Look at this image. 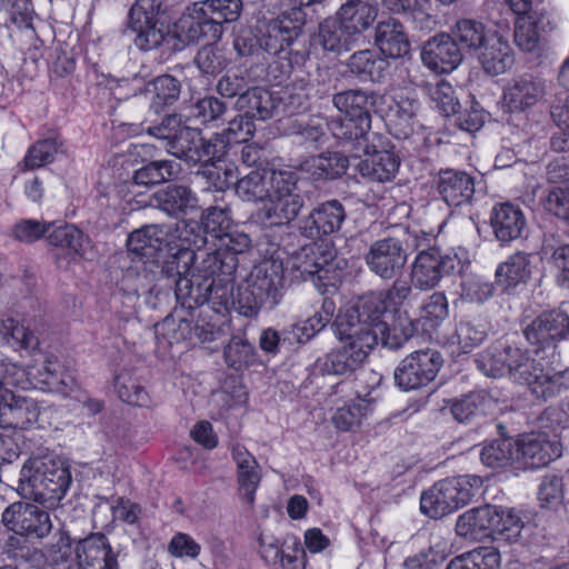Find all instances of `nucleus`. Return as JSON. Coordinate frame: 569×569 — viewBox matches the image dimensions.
Instances as JSON below:
<instances>
[{
    "mask_svg": "<svg viewBox=\"0 0 569 569\" xmlns=\"http://www.w3.org/2000/svg\"><path fill=\"white\" fill-rule=\"evenodd\" d=\"M223 357L228 367L239 371L256 361V350L243 337L233 336L223 350Z\"/></svg>",
    "mask_w": 569,
    "mask_h": 569,
    "instance_id": "51",
    "label": "nucleus"
},
{
    "mask_svg": "<svg viewBox=\"0 0 569 569\" xmlns=\"http://www.w3.org/2000/svg\"><path fill=\"white\" fill-rule=\"evenodd\" d=\"M547 27H551V22L543 12L518 17L515 24V43L523 51H533Z\"/></svg>",
    "mask_w": 569,
    "mask_h": 569,
    "instance_id": "34",
    "label": "nucleus"
},
{
    "mask_svg": "<svg viewBox=\"0 0 569 569\" xmlns=\"http://www.w3.org/2000/svg\"><path fill=\"white\" fill-rule=\"evenodd\" d=\"M531 274L529 254L516 252L500 263L496 270V278L505 290L525 283Z\"/></svg>",
    "mask_w": 569,
    "mask_h": 569,
    "instance_id": "41",
    "label": "nucleus"
},
{
    "mask_svg": "<svg viewBox=\"0 0 569 569\" xmlns=\"http://www.w3.org/2000/svg\"><path fill=\"white\" fill-rule=\"evenodd\" d=\"M20 483L34 501L53 507L64 497L71 483V473L60 460H30L21 469Z\"/></svg>",
    "mask_w": 569,
    "mask_h": 569,
    "instance_id": "5",
    "label": "nucleus"
},
{
    "mask_svg": "<svg viewBox=\"0 0 569 569\" xmlns=\"http://www.w3.org/2000/svg\"><path fill=\"white\" fill-rule=\"evenodd\" d=\"M148 133L163 142V147L172 156L188 162L199 163L197 149L201 132L181 126V119L177 114L166 117L160 126L149 127Z\"/></svg>",
    "mask_w": 569,
    "mask_h": 569,
    "instance_id": "10",
    "label": "nucleus"
},
{
    "mask_svg": "<svg viewBox=\"0 0 569 569\" xmlns=\"http://www.w3.org/2000/svg\"><path fill=\"white\" fill-rule=\"evenodd\" d=\"M284 170H252L238 180L236 192L240 199L248 202H267L274 182L282 176Z\"/></svg>",
    "mask_w": 569,
    "mask_h": 569,
    "instance_id": "25",
    "label": "nucleus"
},
{
    "mask_svg": "<svg viewBox=\"0 0 569 569\" xmlns=\"http://www.w3.org/2000/svg\"><path fill=\"white\" fill-rule=\"evenodd\" d=\"M442 366L441 355L433 349H421L402 359L395 370L396 385L405 390H416L429 385Z\"/></svg>",
    "mask_w": 569,
    "mask_h": 569,
    "instance_id": "11",
    "label": "nucleus"
},
{
    "mask_svg": "<svg viewBox=\"0 0 569 569\" xmlns=\"http://www.w3.org/2000/svg\"><path fill=\"white\" fill-rule=\"evenodd\" d=\"M295 278L312 280L320 292L326 293L328 287H336L341 277L339 262L320 253L313 244L303 246L287 261Z\"/></svg>",
    "mask_w": 569,
    "mask_h": 569,
    "instance_id": "9",
    "label": "nucleus"
},
{
    "mask_svg": "<svg viewBox=\"0 0 569 569\" xmlns=\"http://www.w3.org/2000/svg\"><path fill=\"white\" fill-rule=\"evenodd\" d=\"M202 11L198 2H193L187 8L177 23V30L180 38L188 42H197L201 38H208L210 41H217L219 37H213V28Z\"/></svg>",
    "mask_w": 569,
    "mask_h": 569,
    "instance_id": "35",
    "label": "nucleus"
},
{
    "mask_svg": "<svg viewBox=\"0 0 569 569\" xmlns=\"http://www.w3.org/2000/svg\"><path fill=\"white\" fill-rule=\"evenodd\" d=\"M362 363L343 347L333 349L315 362V370L321 375L342 376L355 372Z\"/></svg>",
    "mask_w": 569,
    "mask_h": 569,
    "instance_id": "45",
    "label": "nucleus"
},
{
    "mask_svg": "<svg viewBox=\"0 0 569 569\" xmlns=\"http://www.w3.org/2000/svg\"><path fill=\"white\" fill-rule=\"evenodd\" d=\"M419 104L413 98L399 94L389 107L388 124L397 138H408L413 131Z\"/></svg>",
    "mask_w": 569,
    "mask_h": 569,
    "instance_id": "38",
    "label": "nucleus"
},
{
    "mask_svg": "<svg viewBox=\"0 0 569 569\" xmlns=\"http://www.w3.org/2000/svg\"><path fill=\"white\" fill-rule=\"evenodd\" d=\"M306 21L307 14L303 8L297 6L283 11L276 19L271 20L282 31V34L292 41L301 34Z\"/></svg>",
    "mask_w": 569,
    "mask_h": 569,
    "instance_id": "59",
    "label": "nucleus"
},
{
    "mask_svg": "<svg viewBox=\"0 0 569 569\" xmlns=\"http://www.w3.org/2000/svg\"><path fill=\"white\" fill-rule=\"evenodd\" d=\"M449 315L448 300L442 292H435L420 307L419 321L422 326L435 328Z\"/></svg>",
    "mask_w": 569,
    "mask_h": 569,
    "instance_id": "58",
    "label": "nucleus"
},
{
    "mask_svg": "<svg viewBox=\"0 0 569 569\" xmlns=\"http://www.w3.org/2000/svg\"><path fill=\"white\" fill-rule=\"evenodd\" d=\"M363 153L365 158L357 163L358 171L361 176L372 181L386 182L395 178L399 169V159L391 151H359V156Z\"/></svg>",
    "mask_w": 569,
    "mask_h": 569,
    "instance_id": "31",
    "label": "nucleus"
},
{
    "mask_svg": "<svg viewBox=\"0 0 569 569\" xmlns=\"http://www.w3.org/2000/svg\"><path fill=\"white\" fill-rule=\"evenodd\" d=\"M161 0H136L128 13V26L162 21Z\"/></svg>",
    "mask_w": 569,
    "mask_h": 569,
    "instance_id": "61",
    "label": "nucleus"
},
{
    "mask_svg": "<svg viewBox=\"0 0 569 569\" xmlns=\"http://www.w3.org/2000/svg\"><path fill=\"white\" fill-rule=\"evenodd\" d=\"M298 176L284 170L274 182L271 194L264 204L260 206L258 216L270 226H289L299 216L305 200L298 187Z\"/></svg>",
    "mask_w": 569,
    "mask_h": 569,
    "instance_id": "7",
    "label": "nucleus"
},
{
    "mask_svg": "<svg viewBox=\"0 0 569 569\" xmlns=\"http://www.w3.org/2000/svg\"><path fill=\"white\" fill-rule=\"evenodd\" d=\"M420 57L423 66L436 73H449L463 60L461 48L445 32L428 39L422 46Z\"/></svg>",
    "mask_w": 569,
    "mask_h": 569,
    "instance_id": "15",
    "label": "nucleus"
},
{
    "mask_svg": "<svg viewBox=\"0 0 569 569\" xmlns=\"http://www.w3.org/2000/svg\"><path fill=\"white\" fill-rule=\"evenodd\" d=\"M357 38L338 19H327L319 27V42L325 50L342 52L350 50Z\"/></svg>",
    "mask_w": 569,
    "mask_h": 569,
    "instance_id": "44",
    "label": "nucleus"
},
{
    "mask_svg": "<svg viewBox=\"0 0 569 569\" xmlns=\"http://www.w3.org/2000/svg\"><path fill=\"white\" fill-rule=\"evenodd\" d=\"M407 259L406 249L396 238L375 241L365 257L370 271L387 280L392 279L403 269Z\"/></svg>",
    "mask_w": 569,
    "mask_h": 569,
    "instance_id": "13",
    "label": "nucleus"
},
{
    "mask_svg": "<svg viewBox=\"0 0 569 569\" xmlns=\"http://www.w3.org/2000/svg\"><path fill=\"white\" fill-rule=\"evenodd\" d=\"M177 164L170 160L152 161L137 170L133 182L138 186H153L172 179L177 174Z\"/></svg>",
    "mask_w": 569,
    "mask_h": 569,
    "instance_id": "52",
    "label": "nucleus"
},
{
    "mask_svg": "<svg viewBox=\"0 0 569 569\" xmlns=\"http://www.w3.org/2000/svg\"><path fill=\"white\" fill-rule=\"evenodd\" d=\"M336 327L342 347L362 365L379 342L392 347L398 336L391 330L388 320L375 318L370 312H362L359 302L337 317Z\"/></svg>",
    "mask_w": 569,
    "mask_h": 569,
    "instance_id": "3",
    "label": "nucleus"
},
{
    "mask_svg": "<svg viewBox=\"0 0 569 569\" xmlns=\"http://www.w3.org/2000/svg\"><path fill=\"white\" fill-rule=\"evenodd\" d=\"M136 34L133 42L142 51H150L159 48L168 36V27L163 21L128 26Z\"/></svg>",
    "mask_w": 569,
    "mask_h": 569,
    "instance_id": "50",
    "label": "nucleus"
},
{
    "mask_svg": "<svg viewBox=\"0 0 569 569\" xmlns=\"http://www.w3.org/2000/svg\"><path fill=\"white\" fill-rule=\"evenodd\" d=\"M375 43L386 57L400 58L410 50L408 36L402 23L388 18L380 21L375 30Z\"/></svg>",
    "mask_w": 569,
    "mask_h": 569,
    "instance_id": "27",
    "label": "nucleus"
},
{
    "mask_svg": "<svg viewBox=\"0 0 569 569\" xmlns=\"http://www.w3.org/2000/svg\"><path fill=\"white\" fill-rule=\"evenodd\" d=\"M478 59L483 70L491 76L506 72L513 63V56L508 41L498 33L478 51Z\"/></svg>",
    "mask_w": 569,
    "mask_h": 569,
    "instance_id": "33",
    "label": "nucleus"
},
{
    "mask_svg": "<svg viewBox=\"0 0 569 569\" xmlns=\"http://www.w3.org/2000/svg\"><path fill=\"white\" fill-rule=\"evenodd\" d=\"M546 93L545 82L532 76L512 80L503 91V101L510 111H525L539 101Z\"/></svg>",
    "mask_w": 569,
    "mask_h": 569,
    "instance_id": "22",
    "label": "nucleus"
},
{
    "mask_svg": "<svg viewBox=\"0 0 569 569\" xmlns=\"http://www.w3.org/2000/svg\"><path fill=\"white\" fill-rule=\"evenodd\" d=\"M450 36L461 48L479 51L497 32L490 31L486 26L475 19H459L450 29Z\"/></svg>",
    "mask_w": 569,
    "mask_h": 569,
    "instance_id": "37",
    "label": "nucleus"
},
{
    "mask_svg": "<svg viewBox=\"0 0 569 569\" xmlns=\"http://www.w3.org/2000/svg\"><path fill=\"white\" fill-rule=\"evenodd\" d=\"M412 288L407 280L397 279L392 286L383 292H371L361 297L358 302L362 312H370L375 318L388 320L395 335L398 331L407 336L411 331V322L408 321L401 306L410 298Z\"/></svg>",
    "mask_w": 569,
    "mask_h": 569,
    "instance_id": "8",
    "label": "nucleus"
},
{
    "mask_svg": "<svg viewBox=\"0 0 569 569\" xmlns=\"http://www.w3.org/2000/svg\"><path fill=\"white\" fill-rule=\"evenodd\" d=\"M437 191L448 206L469 203L476 191L475 178L461 170H441L437 179Z\"/></svg>",
    "mask_w": 569,
    "mask_h": 569,
    "instance_id": "21",
    "label": "nucleus"
},
{
    "mask_svg": "<svg viewBox=\"0 0 569 569\" xmlns=\"http://www.w3.org/2000/svg\"><path fill=\"white\" fill-rule=\"evenodd\" d=\"M203 229L197 223L178 222L171 226L172 252L179 276L176 297L188 309L209 303L212 310L219 312L232 296L234 258L229 257V261H226L220 252H212L194 266V249H201L207 242Z\"/></svg>",
    "mask_w": 569,
    "mask_h": 569,
    "instance_id": "1",
    "label": "nucleus"
},
{
    "mask_svg": "<svg viewBox=\"0 0 569 569\" xmlns=\"http://www.w3.org/2000/svg\"><path fill=\"white\" fill-rule=\"evenodd\" d=\"M231 455L237 465L240 496L246 502L252 505L262 477L260 466L247 448L240 443L232 446Z\"/></svg>",
    "mask_w": 569,
    "mask_h": 569,
    "instance_id": "24",
    "label": "nucleus"
},
{
    "mask_svg": "<svg viewBox=\"0 0 569 569\" xmlns=\"http://www.w3.org/2000/svg\"><path fill=\"white\" fill-rule=\"evenodd\" d=\"M0 336L14 350H33L39 345L33 331L13 318L0 319Z\"/></svg>",
    "mask_w": 569,
    "mask_h": 569,
    "instance_id": "48",
    "label": "nucleus"
},
{
    "mask_svg": "<svg viewBox=\"0 0 569 569\" xmlns=\"http://www.w3.org/2000/svg\"><path fill=\"white\" fill-rule=\"evenodd\" d=\"M516 461L526 468H540L560 457L557 441H551L546 433H530L515 443Z\"/></svg>",
    "mask_w": 569,
    "mask_h": 569,
    "instance_id": "18",
    "label": "nucleus"
},
{
    "mask_svg": "<svg viewBox=\"0 0 569 569\" xmlns=\"http://www.w3.org/2000/svg\"><path fill=\"white\" fill-rule=\"evenodd\" d=\"M451 269L453 260L450 257H443L435 249L422 250L412 263L411 281L416 288L430 290Z\"/></svg>",
    "mask_w": 569,
    "mask_h": 569,
    "instance_id": "19",
    "label": "nucleus"
},
{
    "mask_svg": "<svg viewBox=\"0 0 569 569\" xmlns=\"http://www.w3.org/2000/svg\"><path fill=\"white\" fill-rule=\"evenodd\" d=\"M157 206L170 216L187 213L196 208L197 198L186 186H168L156 196Z\"/></svg>",
    "mask_w": 569,
    "mask_h": 569,
    "instance_id": "43",
    "label": "nucleus"
},
{
    "mask_svg": "<svg viewBox=\"0 0 569 569\" xmlns=\"http://www.w3.org/2000/svg\"><path fill=\"white\" fill-rule=\"evenodd\" d=\"M346 212L338 200H330L313 209L310 214L301 221L299 227L301 233L315 239L321 234H331L341 228Z\"/></svg>",
    "mask_w": 569,
    "mask_h": 569,
    "instance_id": "20",
    "label": "nucleus"
},
{
    "mask_svg": "<svg viewBox=\"0 0 569 569\" xmlns=\"http://www.w3.org/2000/svg\"><path fill=\"white\" fill-rule=\"evenodd\" d=\"M147 93L151 94L150 108L159 113L166 106L176 102L180 94L179 81L169 74H162L147 84Z\"/></svg>",
    "mask_w": 569,
    "mask_h": 569,
    "instance_id": "46",
    "label": "nucleus"
},
{
    "mask_svg": "<svg viewBox=\"0 0 569 569\" xmlns=\"http://www.w3.org/2000/svg\"><path fill=\"white\" fill-rule=\"evenodd\" d=\"M63 144L53 138L39 140L32 144L24 159L23 166L26 169L33 170L54 161L59 153H63Z\"/></svg>",
    "mask_w": 569,
    "mask_h": 569,
    "instance_id": "49",
    "label": "nucleus"
},
{
    "mask_svg": "<svg viewBox=\"0 0 569 569\" xmlns=\"http://www.w3.org/2000/svg\"><path fill=\"white\" fill-rule=\"evenodd\" d=\"M495 517L496 506L472 508L458 517L456 532L466 539L480 540L491 535L492 522L497 519Z\"/></svg>",
    "mask_w": 569,
    "mask_h": 569,
    "instance_id": "29",
    "label": "nucleus"
},
{
    "mask_svg": "<svg viewBox=\"0 0 569 569\" xmlns=\"http://www.w3.org/2000/svg\"><path fill=\"white\" fill-rule=\"evenodd\" d=\"M237 107L251 119L267 120L274 116L278 104L267 89L251 88L239 96Z\"/></svg>",
    "mask_w": 569,
    "mask_h": 569,
    "instance_id": "40",
    "label": "nucleus"
},
{
    "mask_svg": "<svg viewBox=\"0 0 569 569\" xmlns=\"http://www.w3.org/2000/svg\"><path fill=\"white\" fill-rule=\"evenodd\" d=\"M500 555L493 547H479L452 559L447 569H498Z\"/></svg>",
    "mask_w": 569,
    "mask_h": 569,
    "instance_id": "47",
    "label": "nucleus"
},
{
    "mask_svg": "<svg viewBox=\"0 0 569 569\" xmlns=\"http://www.w3.org/2000/svg\"><path fill=\"white\" fill-rule=\"evenodd\" d=\"M128 250L146 261H157L164 252L172 254L171 226L150 224L134 230L127 240Z\"/></svg>",
    "mask_w": 569,
    "mask_h": 569,
    "instance_id": "14",
    "label": "nucleus"
},
{
    "mask_svg": "<svg viewBox=\"0 0 569 569\" xmlns=\"http://www.w3.org/2000/svg\"><path fill=\"white\" fill-rule=\"evenodd\" d=\"M483 465L496 468L516 461L515 443L510 439H501L485 446L480 452Z\"/></svg>",
    "mask_w": 569,
    "mask_h": 569,
    "instance_id": "56",
    "label": "nucleus"
},
{
    "mask_svg": "<svg viewBox=\"0 0 569 569\" xmlns=\"http://www.w3.org/2000/svg\"><path fill=\"white\" fill-rule=\"evenodd\" d=\"M282 287L283 270L281 263L263 261L252 271L251 293L256 303H277Z\"/></svg>",
    "mask_w": 569,
    "mask_h": 569,
    "instance_id": "23",
    "label": "nucleus"
},
{
    "mask_svg": "<svg viewBox=\"0 0 569 569\" xmlns=\"http://www.w3.org/2000/svg\"><path fill=\"white\" fill-rule=\"evenodd\" d=\"M430 98L446 117L457 113L460 108L453 87L445 80L430 88Z\"/></svg>",
    "mask_w": 569,
    "mask_h": 569,
    "instance_id": "63",
    "label": "nucleus"
},
{
    "mask_svg": "<svg viewBox=\"0 0 569 569\" xmlns=\"http://www.w3.org/2000/svg\"><path fill=\"white\" fill-rule=\"evenodd\" d=\"M2 522L17 535L39 539L48 536L52 529L49 513L27 502L10 505L2 513Z\"/></svg>",
    "mask_w": 569,
    "mask_h": 569,
    "instance_id": "12",
    "label": "nucleus"
},
{
    "mask_svg": "<svg viewBox=\"0 0 569 569\" xmlns=\"http://www.w3.org/2000/svg\"><path fill=\"white\" fill-rule=\"evenodd\" d=\"M33 388L49 392L66 393L74 385L72 376L63 371L60 362L48 357L38 368L32 367Z\"/></svg>",
    "mask_w": 569,
    "mask_h": 569,
    "instance_id": "32",
    "label": "nucleus"
},
{
    "mask_svg": "<svg viewBox=\"0 0 569 569\" xmlns=\"http://www.w3.org/2000/svg\"><path fill=\"white\" fill-rule=\"evenodd\" d=\"M476 362L486 376L500 378L508 375L516 382L527 385L538 398L552 397L568 388L565 372L531 359L520 348L497 343L479 353Z\"/></svg>",
    "mask_w": 569,
    "mask_h": 569,
    "instance_id": "2",
    "label": "nucleus"
},
{
    "mask_svg": "<svg viewBox=\"0 0 569 569\" xmlns=\"http://www.w3.org/2000/svg\"><path fill=\"white\" fill-rule=\"evenodd\" d=\"M348 70L366 80L379 81L387 70L388 62L377 52L365 49L355 52L347 62Z\"/></svg>",
    "mask_w": 569,
    "mask_h": 569,
    "instance_id": "42",
    "label": "nucleus"
},
{
    "mask_svg": "<svg viewBox=\"0 0 569 569\" xmlns=\"http://www.w3.org/2000/svg\"><path fill=\"white\" fill-rule=\"evenodd\" d=\"M336 327L342 347L362 365L379 342L392 347L398 336L391 330L388 320L375 318L370 312H362L359 302L337 317Z\"/></svg>",
    "mask_w": 569,
    "mask_h": 569,
    "instance_id": "4",
    "label": "nucleus"
},
{
    "mask_svg": "<svg viewBox=\"0 0 569 569\" xmlns=\"http://www.w3.org/2000/svg\"><path fill=\"white\" fill-rule=\"evenodd\" d=\"M491 227L498 240L509 242L522 234L526 218L519 207L509 202L500 203L492 210Z\"/></svg>",
    "mask_w": 569,
    "mask_h": 569,
    "instance_id": "30",
    "label": "nucleus"
},
{
    "mask_svg": "<svg viewBox=\"0 0 569 569\" xmlns=\"http://www.w3.org/2000/svg\"><path fill=\"white\" fill-rule=\"evenodd\" d=\"M198 4L213 28V37H221L222 26L239 19L242 10L241 0H202Z\"/></svg>",
    "mask_w": 569,
    "mask_h": 569,
    "instance_id": "36",
    "label": "nucleus"
},
{
    "mask_svg": "<svg viewBox=\"0 0 569 569\" xmlns=\"http://www.w3.org/2000/svg\"><path fill=\"white\" fill-rule=\"evenodd\" d=\"M48 240L53 246L80 253L86 238L78 228L66 224L49 231Z\"/></svg>",
    "mask_w": 569,
    "mask_h": 569,
    "instance_id": "64",
    "label": "nucleus"
},
{
    "mask_svg": "<svg viewBox=\"0 0 569 569\" xmlns=\"http://www.w3.org/2000/svg\"><path fill=\"white\" fill-rule=\"evenodd\" d=\"M114 390L121 401L132 406H142L147 400L143 388L128 370H123L114 377Z\"/></svg>",
    "mask_w": 569,
    "mask_h": 569,
    "instance_id": "57",
    "label": "nucleus"
},
{
    "mask_svg": "<svg viewBox=\"0 0 569 569\" xmlns=\"http://www.w3.org/2000/svg\"><path fill=\"white\" fill-rule=\"evenodd\" d=\"M332 102L345 116L358 119L360 133L361 130H370L375 96L363 90H347L335 94Z\"/></svg>",
    "mask_w": 569,
    "mask_h": 569,
    "instance_id": "26",
    "label": "nucleus"
},
{
    "mask_svg": "<svg viewBox=\"0 0 569 569\" xmlns=\"http://www.w3.org/2000/svg\"><path fill=\"white\" fill-rule=\"evenodd\" d=\"M496 520L491 526V535H496L508 542H516L521 536L523 522L520 517L505 508L496 507Z\"/></svg>",
    "mask_w": 569,
    "mask_h": 569,
    "instance_id": "55",
    "label": "nucleus"
},
{
    "mask_svg": "<svg viewBox=\"0 0 569 569\" xmlns=\"http://www.w3.org/2000/svg\"><path fill=\"white\" fill-rule=\"evenodd\" d=\"M40 415L38 402L30 397L0 390V427L24 429L34 423Z\"/></svg>",
    "mask_w": 569,
    "mask_h": 569,
    "instance_id": "16",
    "label": "nucleus"
},
{
    "mask_svg": "<svg viewBox=\"0 0 569 569\" xmlns=\"http://www.w3.org/2000/svg\"><path fill=\"white\" fill-rule=\"evenodd\" d=\"M486 336L487 332L481 325H476L469 320H461L456 328L451 341L457 343L463 352H468L479 346Z\"/></svg>",
    "mask_w": 569,
    "mask_h": 569,
    "instance_id": "60",
    "label": "nucleus"
},
{
    "mask_svg": "<svg viewBox=\"0 0 569 569\" xmlns=\"http://www.w3.org/2000/svg\"><path fill=\"white\" fill-rule=\"evenodd\" d=\"M370 406V400L358 398L351 403L337 409L332 416V422L341 431L351 430L368 415Z\"/></svg>",
    "mask_w": 569,
    "mask_h": 569,
    "instance_id": "54",
    "label": "nucleus"
},
{
    "mask_svg": "<svg viewBox=\"0 0 569 569\" xmlns=\"http://www.w3.org/2000/svg\"><path fill=\"white\" fill-rule=\"evenodd\" d=\"M156 329L157 333L162 335L171 345L181 341L193 345L192 323L187 319L176 322L174 318L167 317Z\"/></svg>",
    "mask_w": 569,
    "mask_h": 569,
    "instance_id": "62",
    "label": "nucleus"
},
{
    "mask_svg": "<svg viewBox=\"0 0 569 569\" xmlns=\"http://www.w3.org/2000/svg\"><path fill=\"white\" fill-rule=\"evenodd\" d=\"M378 12L379 7L376 1L348 0L340 7L338 18L343 22L345 28L349 29V32L358 39L376 21Z\"/></svg>",
    "mask_w": 569,
    "mask_h": 569,
    "instance_id": "28",
    "label": "nucleus"
},
{
    "mask_svg": "<svg viewBox=\"0 0 569 569\" xmlns=\"http://www.w3.org/2000/svg\"><path fill=\"white\" fill-rule=\"evenodd\" d=\"M482 486L478 476H459L435 483L420 497V510L432 519L442 518L466 506Z\"/></svg>",
    "mask_w": 569,
    "mask_h": 569,
    "instance_id": "6",
    "label": "nucleus"
},
{
    "mask_svg": "<svg viewBox=\"0 0 569 569\" xmlns=\"http://www.w3.org/2000/svg\"><path fill=\"white\" fill-rule=\"evenodd\" d=\"M332 136L352 147L353 156L358 157L359 151H368V136L370 130L359 132V121L357 118L345 116L333 117L326 123Z\"/></svg>",
    "mask_w": 569,
    "mask_h": 569,
    "instance_id": "39",
    "label": "nucleus"
},
{
    "mask_svg": "<svg viewBox=\"0 0 569 569\" xmlns=\"http://www.w3.org/2000/svg\"><path fill=\"white\" fill-rule=\"evenodd\" d=\"M523 333L530 345L541 349L552 347L569 333V317L557 310L545 312L528 325Z\"/></svg>",
    "mask_w": 569,
    "mask_h": 569,
    "instance_id": "17",
    "label": "nucleus"
},
{
    "mask_svg": "<svg viewBox=\"0 0 569 569\" xmlns=\"http://www.w3.org/2000/svg\"><path fill=\"white\" fill-rule=\"evenodd\" d=\"M348 159L340 153H327L312 157L309 170L319 179H335L346 172Z\"/></svg>",
    "mask_w": 569,
    "mask_h": 569,
    "instance_id": "53",
    "label": "nucleus"
}]
</instances>
